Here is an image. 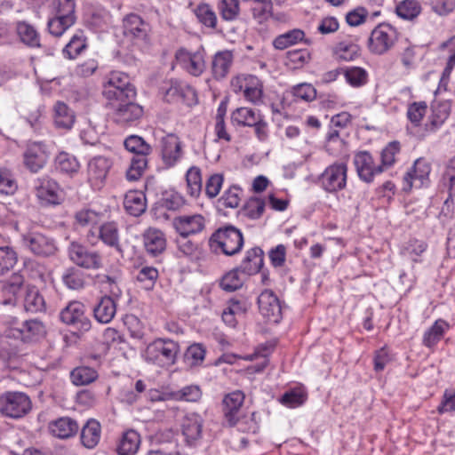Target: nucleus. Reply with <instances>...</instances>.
Masks as SVG:
<instances>
[{
    "label": "nucleus",
    "instance_id": "0eeeda50",
    "mask_svg": "<svg viewBox=\"0 0 455 455\" xmlns=\"http://www.w3.org/2000/svg\"><path fill=\"white\" fill-rule=\"evenodd\" d=\"M31 409V399L26 393L7 391L0 395V413L5 417L20 419Z\"/></svg>",
    "mask_w": 455,
    "mask_h": 455
},
{
    "label": "nucleus",
    "instance_id": "3c124183",
    "mask_svg": "<svg viewBox=\"0 0 455 455\" xmlns=\"http://www.w3.org/2000/svg\"><path fill=\"white\" fill-rule=\"evenodd\" d=\"M427 111L426 101H415L407 107L406 116L414 127H419Z\"/></svg>",
    "mask_w": 455,
    "mask_h": 455
},
{
    "label": "nucleus",
    "instance_id": "bb28decb",
    "mask_svg": "<svg viewBox=\"0 0 455 455\" xmlns=\"http://www.w3.org/2000/svg\"><path fill=\"white\" fill-rule=\"evenodd\" d=\"M234 55L231 51L224 50L217 52L212 60V73L216 80L227 76L233 64Z\"/></svg>",
    "mask_w": 455,
    "mask_h": 455
},
{
    "label": "nucleus",
    "instance_id": "4be33fe9",
    "mask_svg": "<svg viewBox=\"0 0 455 455\" xmlns=\"http://www.w3.org/2000/svg\"><path fill=\"white\" fill-rule=\"evenodd\" d=\"M354 164L359 178L366 183H371L374 177L382 173L379 164H376L368 151H360L354 156Z\"/></svg>",
    "mask_w": 455,
    "mask_h": 455
},
{
    "label": "nucleus",
    "instance_id": "0e129e2a",
    "mask_svg": "<svg viewBox=\"0 0 455 455\" xmlns=\"http://www.w3.org/2000/svg\"><path fill=\"white\" fill-rule=\"evenodd\" d=\"M158 270L154 267H143L137 274L136 279L139 283H143L145 289H151L158 279Z\"/></svg>",
    "mask_w": 455,
    "mask_h": 455
},
{
    "label": "nucleus",
    "instance_id": "2eb2a0df",
    "mask_svg": "<svg viewBox=\"0 0 455 455\" xmlns=\"http://www.w3.org/2000/svg\"><path fill=\"white\" fill-rule=\"evenodd\" d=\"M112 167L109 158L102 156L92 157L87 164V180L95 190L101 189Z\"/></svg>",
    "mask_w": 455,
    "mask_h": 455
},
{
    "label": "nucleus",
    "instance_id": "dca6fc26",
    "mask_svg": "<svg viewBox=\"0 0 455 455\" xmlns=\"http://www.w3.org/2000/svg\"><path fill=\"white\" fill-rule=\"evenodd\" d=\"M175 57L180 68L194 76H201L205 70V52L203 48L196 52L180 49Z\"/></svg>",
    "mask_w": 455,
    "mask_h": 455
},
{
    "label": "nucleus",
    "instance_id": "338daca9",
    "mask_svg": "<svg viewBox=\"0 0 455 455\" xmlns=\"http://www.w3.org/2000/svg\"><path fill=\"white\" fill-rule=\"evenodd\" d=\"M307 400V394L301 389H293L283 394L281 403L288 407L296 408Z\"/></svg>",
    "mask_w": 455,
    "mask_h": 455
},
{
    "label": "nucleus",
    "instance_id": "5fc2aeb1",
    "mask_svg": "<svg viewBox=\"0 0 455 455\" xmlns=\"http://www.w3.org/2000/svg\"><path fill=\"white\" fill-rule=\"evenodd\" d=\"M400 152V143L398 141L390 142L382 149L380 155V164L382 172L389 169L395 162V156Z\"/></svg>",
    "mask_w": 455,
    "mask_h": 455
},
{
    "label": "nucleus",
    "instance_id": "ea45409f",
    "mask_svg": "<svg viewBox=\"0 0 455 455\" xmlns=\"http://www.w3.org/2000/svg\"><path fill=\"white\" fill-rule=\"evenodd\" d=\"M302 41L307 44H310V42L305 38V33L303 30L294 28L276 36L273 44L275 48L283 50Z\"/></svg>",
    "mask_w": 455,
    "mask_h": 455
},
{
    "label": "nucleus",
    "instance_id": "412c9836",
    "mask_svg": "<svg viewBox=\"0 0 455 455\" xmlns=\"http://www.w3.org/2000/svg\"><path fill=\"white\" fill-rule=\"evenodd\" d=\"M259 309L268 322L277 323L282 319V307L277 296L271 290L263 291L258 298Z\"/></svg>",
    "mask_w": 455,
    "mask_h": 455
},
{
    "label": "nucleus",
    "instance_id": "c03bdc74",
    "mask_svg": "<svg viewBox=\"0 0 455 455\" xmlns=\"http://www.w3.org/2000/svg\"><path fill=\"white\" fill-rule=\"evenodd\" d=\"M99 377L97 371L88 366H78L70 372V379L76 386H85L94 382Z\"/></svg>",
    "mask_w": 455,
    "mask_h": 455
},
{
    "label": "nucleus",
    "instance_id": "72a5a7b5",
    "mask_svg": "<svg viewBox=\"0 0 455 455\" xmlns=\"http://www.w3.org/2000/svg\"><path fill=\"white\" fill-rule=\"evenodd\" d=\"M78 427L76 421L68 417L60 418L50 424L52 434L61 439L74 435Z\"/></svg>",
    "mask_w": 455,
    "mask_h": 455
},
{
    "label": "nucleus",
    "instance_id": "4468645a",
    "mask_svg": "<svg viewBox=\"0 0 455 455\" xmlns=\"http://www.w3.org/2000/svg\"><path fill=\"white\" fill-rule=\"evenodd\" d=\"M160 148L162 162L167 168L174 167L183 157V143L173 133H169L161 139Z\"/></svg>",
    "mask_w": 455,
    "mask_h": 455
},
{
    "label": "nucleus",
    "instance_id": "37998d69",
    "mask_svg": "<svg viewBox=\"0 0 455 455\" xmlns=\"http://www.w3.org/2000/svg\"><path fill=\"white\" fill-rule=\"evenodd\" d=\"M17 336L13 334V337L17 339L25 341L28 339H40L45 333L44 324L36 320L26 321L23 324L22 330H16Z\"/></svg>",
    "mask_w": 455,
    "mask_h": 455
},
{
    "label": "nucleus",
    "instance_id": "09e8293b",
    "mask_svg": "<svg viewBox=\"0 0 455 455\" xmlns=\"http://www.w3.org/2000/svg\"><path fill=\"white\" fill-rule=\"evenodd\" d=\"M17 262L18 255L12 247H0V277L7 275Z\"/></svg>",
    "mask_w": 455,
    "mask_h": 455
},
{
    "label": "nucleus",
    "instance_id": "e433bc0d",
    "mask_svg": "<svg viewBox=\"0 0 455 455\" xmlns=\"http://www.w3.org/2000/svg\"><path fill=\"white\" fill-rule=\"evenodd\" d=\"M101 434L100 424L95 419H89L83 427L81 442L88 449L94 448L100 442Z\"/></svg>",
    "mask_w": 455,
    "mask_h": 455
},
{
    "label": "nucleus",
    "instance_id": "a19ab883",
    "mask_svg": "<svg viewBox=\"0 0 455 455\" xmlns=\"http://www.w3.org/2000/svg\"><path fill=\"white\" fill-rule=\"evenodd\" d=\"M86 36L84 31L77 30L64 47L63 54L68 59L74 60L78 55H80L86 49Z\"/></svg>",
    "mask_w": 455,
    "mask_h": 455
},
{
    "label": "nucleus",
    "instance_id": "a211bd4d",
    "mask_svg": "<svg viewBox=\"0 0 455 455\" xmlns=\"http://www.w3.org/2000/svg\"><path fill=\"white\" fill-rule=\"evenodd\" d=\"M36 196L43 204H59L61 190L59 184L49 176H42L34 180Z\"/></svg>",
    "mask_w": 455,
    "mask_h": 455
},
{
    "label": "nucleus",
    "instance_id": "680f3d73",
    "mask_svg": "<svg viewBox=\"0 0 455 455\" xmlns=\"http://www.w3.org/2000/svg\"><path fill=\"white\" fill-rule=\"evenodd\" d=\"M241 195L242 190L239 187L231 186L219 199V203L226 208H236L240 204Z\"/></svg>",
    "mask_w": 455,
    "mask_h": 455
},
{
    "label": "nucleus",
    "instance_id": "b1692460",
    "mask_svg": "<svg viewBox=\"0 0 455 455\" xmlns=\"http://www.w3.org/2000/svg\"><path fill=\"white\" fill-rule=\"evenodd\" d=\"M144 248L148 254L158 256L166 250L165 234L156 228H148L142 235Z\"/></svg>",
    "mask_w": 455,
    "mask_h": 455
},
{
    "label": "nucleus",
    "instance_id": "f8f14e48",
    "mask_svg": "<svg viewBox=\"0 0 455 455\" xmlns=\"http://www.w3.org/2000/svg\"><path fill=\"white\" fill-rule=\"evenodd\" d=\"M347 177V165L343 162H337L328 166L322 173L320 181L323 188L334 193L345 188Z\"/></svg>",
    "mask_w": 455,
    "mask_h": 455
},
{
    "label": "nucleus",
    "instance_id": "5701e85b",
    "mask_svg": "<svg viewBox=\"0 0 455 455\" xmlns=\"http://www.w3.org/2000/svg\"><path fill=\"white\" fill-rule=\"evenodd\" d=\"M244 401V395L240 391L227 395L223 399V413L229 427H234L239 421L240 410Z\"/></svg>",
    "mask_w": 455,
    "mask_h": 455
},
{
    "label": "nucleus",
    "instance_id": "7ed1b4c3",
    "mask_svg": "<svg viewBox=\"0 0 455 455\" xmlns=\"http://www.w3.org/2000/svg\"><path fill=\"white\" fill-rule=\"evenodd\" d=\"M102 93L110 103L136 98V90L130 77L120 71H113L108 75Z\"/></svg>",
    "mask_w": 455,
    "mask_h": 455
},
{
    "label": "nucleus",
    "instance_id": "ddd939ff",
    "mask_svg": "<svg viewBox=\"0 0 455 455\" xmlns=\"http://www.w3.org/2000/svg\"><path fill=\"white\" fill-rule=\"evenodd\" d=\"M50 153L47 146L41 141L28 144L23 153L24 166L32 173L43 170L48 163Z\"/></svg>",
    "mask_w": 455,
    "mask_h": 455
},
{
    "label": "nucleus",
    "instance_id": "13d9d810",
    "mask_svg": "<svg viewBox=\"0 0 455 455\" xmlns=\"http://www.w3.org/2000/svg\"><path fill=\"white\" fill-rule=\"evenodd\" d=\"M238 268L228 272L220 281V287L227 291H234L240 289L243 284V278L240 275Z\"/></svg>",
    "mask_w": 455,
    "mask_h": 455
},
{
    "label": "nucleus",
    "instance_id": "4c0bfd02",
    "mask_svg": "<svg viewBox=\"0 0 455 455\" xmlns=\"http://www.w3.org/2000/svg\"><path fill=\"white\" fill-rule=\"evenodd\" d=\"M187 235H179L176 238V244L179 253L188 258L191 261H196L201 259L202 249L200 245L192 241Z\"/></svg>",
    "mask_w": 455,
    "mask_h": 455
},
{
    "label": "nucleus",
    "instance_id": "603ef678",
    "mask_svg": "<svg viewBox=\"0 0 455 455\" xmlns=\"http://www.w3.org/2000/svg\"><path fill=\"white\" fill-rule=\"evenodd\" d=\"M18 190V182L11 170L0 168V194L12 196Z\"/></svg>",
    "mask_w": 455,
    "mask_h": 455
},
{
    "label": "nucleus",
    "instance_id": "774afa93",
    "mask_svg": "<svg viewBox=\"0 0 455 455\" xmlns=\"http://www.w3.org/2000/svg\"><path fill=\"white\" fill-rule=\"evenodd\" d=\"M273 3L272 0H264L255 4L252 9V16L259 22L263 23L272 16Z\"/></svg>",
    "mask_w": 455,
    "mask_h": 455
},
{
    "label": "nucleus",
    "instance_id": "f257e3e1",
    "mask_svg": "<svg viewBox=\"0 0 455 455\" xmlns=\"http://www.w3.org/2000/svg\"><path fill=\"white\" fill-rule=\"evenodd\" d=\"M127 151L133 154L126 171V178L130 181L138 180L148 166V156L152 152V147L138 135H130L124 141Z\"/></svg>",
    "mask_w": 455,
    "mask_h": 455
},
{
    "label": "nucleus",
    "instance_id": "69168bd1",
    "mask_svg": "<svg viewBox=\"0 0 455 455\" xmlns=\"http://www.w3.org/2000/svg\"><path fill=\"white\" fill-rule=\"evenodd\" d=\"M224 182V176L221 173H214L208 177L205 181V195L208 198H215L220 192Z\"/></svg>",
    "mask_w": 455,
    "mask_h": 455
},
{
    "label": "nucleus",
    "instance_id": "49530a36",
    "mask_svg": "<svg viewBox=\"0 0 455 455\" xmlns=\"http://www.w3.org/2000/svg\"><path fill=\"white\" fill-rule=\"evenodd\" d=\"M187 190L192 197H198L203 188L201 169L197 166L190 167L186 173Z\"/></svg>",
    "mask_w": 455,
    "mask_h": 455
},
{
    "label": "nucleus",
    "instance_id": "e2e57ef3",
    "mask_svg": "<svg viewBox=\"0 0 455 455\" xmlns=\"http://www.w3.org/2000/svg\"><path fill=\"white\" fill-rule=\"evenodd\" d=\"M427 243L422 240L412 239L410 240L404 247L405 253L415 263L421 262V255L427 251Z\"/></svg>",
    "mask_w": 455,
    "mask_h": 455
},
{
    "label": "nucleus",
    "instance_id": "473e14b6",
    "mask_svg": "<svg viewBox=\"0 0 455 455\" xmlns=\"http://www.w3.org/2000/svg\"><path fill=\"white\" fill-rule=\"evenodd\" d=\"M54 164L57 171L70 177L78 173L81 168L76 156L66 151H61L56 156Z\"/></svg>",
    "mask_w": 455,
    "mask_h": 455
},
{
    "label": "nucleus",
    "instance_id": "a878e982",
    "mask_svg": "<svg viewBox=\"0 0 455 455\" xmlns=\"http://www.w3.org/2000/svg\"><path fill=\"white\" fill-rule=\"evenodd\" d=\"M149 26L139 15L130 14L124 20V33L125 36L138 41L148 38Z\"/></svg>",
    "mask_w": 455,
    "mask_h": 455
},
{
    "label": "nucleus",
    "instance_id": "423d86ee",
    "mask_svg": "<svg viewBox=\"0 0 455 455\" xmlns=\"http://www.w3.org/2000/svg\"><path fill=\"white\" fill-rule=\"evenodd\" d=\"M234 93H243L244 99L255 106L263 104V84L253 75L241 74L230 81Z\"/></svg>",
    "mask_w": 455,
    "mask_h": 455
},
{
    "label": "nucleus",
    "instance_id": "c756f323",
    "mask_svg": "<svg viewBox=\"0 0 455 455\" xmlns=\"http://www.w3.org/2000/svg\"><path fill=\"white\" fill-rule=\"evenodd\" d=\"M124 207L132 216L139 217L147 209L146 195L140 190H130L125 194Z\"/></svg>",
    "mask_w": 455,
    "mask_h": 455
},
{
    "label": "nucleus",
    "instance_id": "f704fd0d",
    "mask_svg": "<svg viewBox=\"0 0 455 455\" xmlns=\"http://www.w3.org/2000/svg\"><path fill=\"white\" fill-rule=\"evenodd\" d=\"M261 113L251 108L241 107L231 113V123L234 126L251 127L255 124L256 120Z\"/></svg>",
    "mask_w": 455,
    "mask_h": 455
},
{
    "label": "nucleus",
    "instance_id": "cd10ccee",
    "mask_svg": "<svg viewBox=\"0 0 455 455\" xmlns=\"http://www.w3.org/2000/svg\"><path fill=\"white\" fill-rule=\"evenodd\" d=\"M264 264V251L259 247L251 248L246 251L239 269L247 275L259 273Z\"/></svg>",
    "mask_w": 455,
    "mask_h": 455
},
{
    "label": "nucleus",
    "instance_id": "58836bf2",
    "mask_svg": "<svg viewBox=\"0 0 455 455\" xmlns=\"http://www.w3.org/2000/svg\"><path fill=\"white\" fill-rule=\"evenodd\" d=\"M451 114V104L448 101H441L432 106V115L427 130L435 132L447 120Z\"/></svg>",
    "mask_w": 455,
    "mask_h": 455
},
{
    "label": "nucleus",
    "instance_id": "2f4dec72",
    "mask_svg": "<svg viewBox=\"0 0 455 455\" xmlns=\"http://www.w3.org/2000/svg\"><path fill=\"white\" fill-rule=\"evenodd\" d=\"M24 308L27 312L38 313L45 310V300L39 290L34 285H26L23 299Z\"/></svg>",
    "mask_w": 455,
    "mask_h": 455
},
{
    "label": "nucleus",
    "instance_id": "6ab92c4d",
    "mask_svg": "<svg viewBox=\"0 0 455 455\" xmlns=\"http://www.w3.org/2000/svg\"><path fill=\"white\" fill-rule=\"evenodd\" d=\"M172 227L179 235H196L205 229L206 220L199 213L182 214L173 218Z\"/></svg>",
    "mask_w": 455,
    "mask_h": 455
},
{
    "label": "nucleus",
    "instance_id": "9b49d317",
    "mask_svg": "<svg viewBox=\"0 0 455 455\" xmlns=\"http://www.w3.org/2000/svg\"><path fill=\"white\" fill-rule=\"evenodd\" d=\"M396 40V29L387 23H380L371 33L369 50L374 54H384L394 46Z\"/></svg>",
    "mask_w": 455,
    "mask_h": 455
},
{
    "label": "nucleus",
    "instance_id": "1a4fd4ad",
    "mask_svg": "<svg viewBox=\"0 0 455 455\" xmlns=\"http://www.w3.org/2000/svg\"><path fill=\"white\" fill-rule=\"evenodd\" d=\"M75 0H60L57 9L56 16L50 19L47 23L48 31L51 35L61 36L67 29L76 22Z\"/></svg>",
    "mask_w": 455,
    "mask_h": 455
},
{
    "label": "nucleus",
    "instance_id": "7c9ffc66",
    "mask_svg": "<svg viewBox=\"0 0 455 455\" xmlns=\"http://www.w3.org/2000/svg\"><path fill=\"white\" fill-rule=\"evenodd\" d=\"M116 313V304L110 296H103L93 308L95 319L101 323H108Z\"/></svg>",
    "mask_w": 455,
    "mask_h": 455
},
{
    "label": "nucleus",
    "instance_id": "6e6552de",
    "mask_svg": "<svg viewBox=\"0 0 455 455\" xmlns=\"http://www.w3.org/2000/svg\"><path fill=\"white\" fill-rule=\"evenodd\" d=\"M69 259L76 266L84 268L97 270L103 267L101 254L93 250H90L84 244L73 241L68 247Z\"/></svg>",
    "mask_w": 455,
    "mask_h": 455
},
{
    "label": "nucleus",
    "instance_id": "6e6d98bb",
    "mask_svg": "<svg viewBox=\"0 0 455 455\" xmlns=\"http://www.w3.org/2000/svg\"><path fill=\"white\" fill-rule=\"evenodd\" d=\"M335 55L339 60L351 61L360 55V47L353 43L340 42L335 48Z\"/></svg>",
    "mask_w": 455,
    "mask_h": 455
},
{
    "label": "nucleus",
    "instance_id": "79ce46f5",
    "mask_svg": "<svg viewBox=\"0 0 455 455\" xmlns=\"http://www.w3.org/2000/svg\"><path fill=\"white\" fill-rule=\"evenodd\" d=\"M140 437L134 430L126 431L117 446L118 455H134L140 447Z\"/></svg>",
    "mask_w": 455,
    "mask_h": 455
},
{
    "label": "nucleus",
    "instance_id": "39448f33",
    "mask_svg": "<svg viewBox=\"0 0 455 455\" xmlns=\"http://www.w3.org/2000/svg\"><path fill=\"white\" fill-rule=\"evenodd\" d=\"M85 238L92 246L101 241L105 245L114 248L118 253L123 254L124 252L120 243L119 225L115 220L103 222L97 228H91L86 233Z\"/></svg>",
    "mask_w": 455,
    "mask_h": 455
},
{
    "label": "nucleus",
    "instance_id": "c9c22d12",
    "mask_svg": "<svg viewBox=\"0 0 455 455\" xmlns=\"http://www.w3.org/2000/svg\"><path fill=\"white\" fill-rule=\"evenodd\" d=\"M74 111L65 103L57 102L54 106V124L57 128L70 130L75 123Z\"/></svg>",
    "mask_w": 455,
    "mask_h": 455
},
{
    "label": "nucleus",
    "instance_id": "864d4df0",
    "mask_svg": "<svg viewBox=\"0 0 455 455\" xmlns=\"http://www.w3.org/2000/svg\"><path fill=\"white\" fill-rule=\"evenodd\" d=\"M160 92L164 101L172 103L178 101L182 96V87L179 81L170 80L161 86Z\"/></svg>",
    "mask_w": 455,
    "mask_h": 455
},
{
    "label": "nucleus",
    "instance_id": "bf43d9fd",
    "mask_svg": "<svg viewBox=\"0 0 455 455\" xmlns=\"http://www.w3.org/2000/svg\"><path fill=\"white\" fill-rule=\"evenodd\" d=\"M195 14L198 20L209 28H215L217 24V16L209 4H199L196 10Z\"/></svg>",
    "mask_w": 455,
    "mask_h": 455
},
{
    "label": "nucleus",
    "instance_id": "f3484780",
    "mask_svg": "<svg viewBox=\"0 0 455 455\" xmlns=\"http://www.w3.org/2000/svg\"><path fill=\"white\" fill-rule=\"evenodd\" d=\"M114 108L113 119L119 124H130L140 120L143 116V108L134 100H124L110 103Z\"/></svg>",
    "mask_w": 455,
    "mask_h": 455
},
{
    "label": "nucleus",
    "instance_id": "aec40b11",
    "mask_svg": "<svg viewBox=\"0 0 455 455\" xmlns=\"http://www.w3.org/2000/svg\"><path fill=\"white\" fill-rule=\"evenodd\" d=\"M431 172L430 164L424 158H419L414 162L413 166L403 176V188L405 191L414 188L426 186L429 181Z\"/></svg>",
    "mask_w": 455,
    "mask_h": 455
},
{
    "label": "nucleus",
    "instance_id": "4d7b16f0",
    "mask_svg": "<svg viewBox=\"0 0 455 455\" xmlns=\"http://www.w3.org/2000/svg\"><path fill=\"white\" fill-rule=\"evenodd\" d=\"M219 11L224 20H236L240 13L239 0H221L219 4Z\"/></svg>",
    "mask_w": 455,
    "mask_h": 455
},
{
    "label": "nucleus",
    "instance_id": "f03ea898",
    "mask_svg": "<svg viewBox=\"0 0 455 455\" xmlns=\"http://www.w3.org/2000/svg\"><path fill=\"white\" fill-rule=\"evenodd\" d=\"M211 250L217 254L234 256L243 246V236L240 229L226 225L215 230L209 239Z\"/></svg>",
    "mask_w": 455,
    "mask_h": 455
},
{
    "label": "nucleus",
    "instance_id": "c85d7f7f",
    "mask_svg": "<svg viewBox=\"0 0 455 455\" xmlns=\"http://www.w3.org/2000/svg\"><path fill=\"white\" fill-rule=\"evenodd\" d=\"M203 419L197 413H190L182 420V434L188 444H193L202 436Z\"/></svg>",
    "mask_w": 455,
    "mask_h": 455
},
{
    "label": "nucleus",
    "instance_id": "20e7f679",
    "mask_svg": "<svg viewBox=\"0 0 455 455\" xmlns=\"http://www.w3.org/2000/svg\"><path fill=\"white\" fill-rule=\"evenodd\" d=\"M85 312L84 304L79 300L69 301L60 312V320L67 325L75 327L73 334L77 339H81L92 327L91 320Z\"/></svg>",
    "mask_w": 455,
    "mask_h": 455
},
{
    "label": "nucleus",
    "instance_id": "de8ad7c7",
    "mask_svg": "<svg viewBox=\"0 0 455 455\" xmlns=\"http://www.w3.org/2000/svg\"><path fill=\"white\" fill-rule=\"evenodd\" d=\"M61 279L65 286L70 290H81L85 285L84 273L75 267L65 269Z\"/></svg>",
    "mask_w": 455,
    "mask_h": 455
},
{
    "label": "nucleus",
    "instance_id": "a18cd8bd",
    "mask_svg": "<svg viewBox=\"0 0 455 455\" xmlns=\"http://www.w3.org/2000/svg\"><path fill=\"white\" fill-rule=\"evenodd\" d=\"M346 82L352 87L359 88L365 85L369 80L366 69L361 67H346L343 70Z\"/></svg>",
    "mask_w": 455,
    "mask_h": 455
},
{
    "label": "nucleus",
    "instance_id": "8fccbe9b",
    "mask_svg": "<svg viewBox=\"0 0 455 455\" xmlns=\"http://www.w3.org/2000/svg\"><path fill=\"white\" fill-rule=\"evenodd\" d=\"M395 12L400 18L411 20L421 12V5L416 0H403L396 5Z\"/></svg>",
    "mask_w": 455,
    "mask_h": 455
},
{
    "label": "nucleus",
    "instance_id": "052dcab7",
    "mask_svg": "<svg viewBox=\"0 0 455 455\" xmlns=\"http://www.w3.org/2000/svg\"><path fill=\"white\" fill-rule=\"evenodd\" d=\"M265 201L258 197L250 198L244 204L243 212L251 220L259 219L264 212Z\"/></svg>",
    "mask_w": 455,
    "mask_h": 455
},
{
    "label": "nucleus",
    "instance_id": "393cba45",
    "mask_svg": "<svg viewBox=\"0 0 455 455\" xmlns=\"http://www.w3.org/2000/svg\"><path fill=\"white\" fill-rule=\"evenodd\" d=\"M15 32L20 42L30 49L42 47L41 35L36 28L26 20L15 23Z\"/></svg>",
    "mask_w": 455,
    "mask_h": 455
},
{
    "label": "nucleus",
    "instance_id": "9d476101",
    "mask_svg": "<svg viewBox=\"0 0 455 455\" xmlns=\"http://www.w3.org/2000/svg\"><path fill=\"white\" fill-rule=\"evenodd\" d=\"M21 241L22 245L36 256L49 257L57 251L55 240L45 233L30 231L22 235Z\"/></svg>",
    "mask_w": 455,
    "mask_h": 455
}]
</instances>
